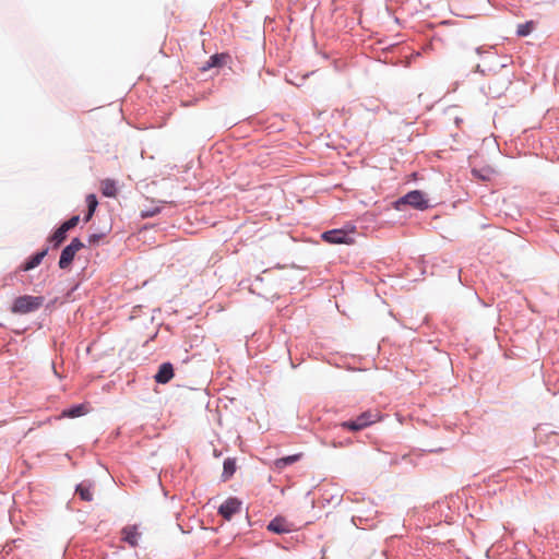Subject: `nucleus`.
I'll list each match as a JSON object with an SVG mask.
<instances>
[{"mask_svg":"<svg viewBox=\"0 0 559 559\" xmlns=\"http://www.w3.org/2000/svg\"><path fill=\"white\" fill-rule=\"evenodd\" d=\"M43 296L24 295L14 299L11 312L14 314H26L38 310L44 305Z\"/></svg>","mask_w":559,"mask_h":559,"instance_id":"f257e3e1","label":"nucleus"},{"mask_svg":"<svg viewBox=\"0 0 559 559\" xmlns=\"http://www.w3.org/2000/svg\"><path fill=\"white\" fill-rule=\"evenodd\" d=\"M380 413L377 411H366L355 419L341 423V427L352 431H359L380 420Z\"/></svg>","mask_w":559,"mask_h":559,"instance_id":"f03ea898","label":"nucleus"},{"mask_svg":"<svg viewBox=\"0 0 559 559\" xmlns=\"http://www.w3.org/2000/svg\"><path fill=\"white\" fill-rule=\"evenodd\" d=\"M83 247L84 245L79 238H73L70 245H68L61 251V255L59 259V267L62 270L68 269L71 265L76 252L80 251Z\"/></svg>","mask_w":559,"mask_h":559,"instance_id":"7ed1b4c3","label":"nucleus"},{"mask_svg":"<svg viewBox=\"0 0 559 559\" xmlns=\"http://www.w3.org/2000/svg\"><path fill=\"white\" fill-rule=\"evenodd\" d=\"M404 204H408L415 209L425 210L428 207V201L424 193L419 190H414L405 194L401 201Z\"/></svg>","mask_w":559,"mask_h":559,"instance_id":"20e7f679","label":"nucleus"},{"mask_svg":"<svg viewBox=\"0 0 559 559\" xmlns=\"http://www.w3.org/2000/svg\"><path fill=\"white\" fill-rule=\"evenodd\" d=\"M241 509V501L235 497H230L225 500L219 509L218 513L227 521H229L236 513Z\"/></svg>","mask_w":559,"mask_h":559,"instance_id":"39448f33","label":"nucleus"},{"mask_svg":"<svg viewBox=\"0 0 559 559\" xmlns=\"http://www.w3.org/2000/svg\"><path fill=\"white\" fill-rule=\"evenodd\" d=\"M323 240L330 243L338 245V243H350L353 240L349 235L343 229H333L328 230L322 234Z\"/></svg>","mask_w":559,"mask_h":559,"instance_id":"423d86ee","label":"nucleus"},{"mask_svg":"<svg viewBox=\"0 0 559 559\" xmlns=\"http://www.w3.org/2000/svg\"><path fill=\"white\" fill-rule=\"evenodd\" d=\"M174 378V368L170 362H164L159 366L157 373L154 379L157 383H168Z\"/></svg>","mask_w":559,"mask_h":559,"instance_id":"0eeeda50","label":"nucleus"},{"mask_svg":"<svg viewBox=\"0 0 559 559\" xmlns=\"http://www.w3.org/2000/svg\"><path fill=\"white\" fill-rule=\"evenodd\" d=\"M47 252H48V249H43L41 251L35 253L24 264H22L20 266V270L27 272V271L35 269L36 266H38L41 263V261L46 257Z\"/></svg>","mask_w":559,"mask_h":559,"instance_id":"6e6552de","label":"nucleus"},{"mask_svg":"<svg viewBox=\"0 0 559 559\" xmlns=\"http://www.w3.org/2000/svg\"><path fill=\"white\" fill-rule=\"evenodd\" d=\"M267 530L276 534L288 533L290 524L283 518H275L269 523Z\"/></svg>","mask_w":559,"mask_h":559,"instance_id":"1a4fd4ad","label":"nucleus"},{"mask_svg":"<svg viewBox=\"0 0 559 559\" xmlns=\"http://www.w3.org/2000/svg\"><path fill=\"white\" fill-rule=\"evenodd\" d=\"M122 540L127 542L132 547L138 545V538L140 534L138 533V528L135 525H129L122 528L121 531Z\"/></svg>","mask_w":559,"mask_h":559,"instance_id":"9d476101","label":"nucleus"},{"mask_svg":"<svg viewBox=\"0 0 559 559\" xmlns=\"http://www.w3.org/2000/svg\"><path fill=\"white\" fill-rule=\"evenodd\" d=\"M301 456H302V454L298 453V454H293V455H288V456H285V457L277 459L273 463L274 468L281 472L286 466L292 465V464L298 462L301 459Z\"/></svg>","mask_w":559,"mask_h":559,"instance_id":"9b49d317","label":"nucleus"},{"mask_svg":"<svg viewBox=\"0 0 559 559\" xmlns=\"http://www.w3.org/2000/svg\"><path fill=\"white\" fill-rule=\"evenodd\" d=\"M100 191L107 198H115L117 195L116 181L112 179H104L100 182Z\"/></svg>","mask_w":559,"mask_h":559,"instance_id":"f8f14e48","label":"nucleus"},{"mask_svg":"<svg viewBox=\"0 0 559 559\" xmlns=\"http://www.w3.org/2000/svg\"><path fill=\"white\" fill-rule=\"evenodd\" d=\"M67 230L60 226L50 237L49 241L53 243V247H59L67 238Z\"/></svg>","mask_w":559,"mask_h":559,"instance_id":"ddd939ff","label":"nucleus"},{"mask_svg":"<svg viewBox=\"0 0 559 559\" xmlns=\"http://www.w3.org/2000/svg\"><path fill=\"white\" fill-rule=\"evenodd\" d=\"M472 174L474 177L483 180V181H489L495 175V170L490 167H486L483 169H473Z\"/></svg>","mask_w":559,"mask_h":559,"instance_id":"4468645a","label":"nucleus"},{"mask_svg":"<svg viewBox=\"0 0 559 559\" xmlns=\"http://www.w3.org/2000/svg\"><path fill=\"white\" fill-rule=\"evenodd\" d=\"M76 493L84 501H92L93 500V492H92L91 486H86L84 484H80L76 487Z\"/></svg>","mask_w":559,"mask_h":559,"instance_id":"2eb2a0df","label":"nucleus"},{"mask_svg":"<svg viewBox=\"0 0 559 559\" xmlns=\"http://www.w3.org/2000/svg\"><path fill=\"white\" fill-rule=\"evenodd\" d=\"M86 413V407L85 405L83 404H80V405H76V406H73L67 411L63 412V415L67 416V417H71V418H74V417H79V416H82Z\"/></svg>","mask_w":559,"mask_h":559,"instance_id":"dca6fc26","label":"nucleus"},{"mask_svg":"<svg viewBox=\"0 0 559 559\" xmlns=\"http://www.w3.org/2000/svg\"><path fill=\"white\" fill-rule=\"evenodd\" d=\"M236 471V462L235 460L233 459H226L224 461V471H223V475L226 477V478H229L234 475Z\"/></svg>","mask_w":559,"mask_h":559,"instance_id":"f3484780","label":"nucleus"},{"mask_svg":"<svg viewBox=\"0 0 559 559\" xmlns=\"http://www.w3.org/2000/svg\"><path fill=\"white\" fill-rule=\"evenodd\" d=\"M533 28H534V23L532 21L526 22V23L520 24L518 26L516 34L521 37H524V36H527L528 34H531Z\"/></svg>","mask_w":559,"mask_h":559,"instance_id":"a211bd4d","label":"nucleus"},{"mask_svg":"<svg viewBox=\"0 0 559 559\" xmlns=\"http://www.w3.org/2000/svg\"><path fill=\"white\" fill-rule=\"evenodd\" d=\"M86 203H87V211H90V215H94L95 210L98 205L95 194H88L86 197Z\"/></svg>","mask_w":559,"mask_h":559,"instance_id":"6ab92c4d","label":"nucleus"},{"mask_svg":"<svg viewBox=\"0 0 559 559\" xmlns=\"http://www.w3.org/2000/svg\"><path fill=\"white\" fill-rule=\"evenodd\" d=\"M80 222V217L78 215H74L72 216L70 219H68L67 222L62 223L61 226L67 230H71L72 228H74Z\"/></svg>","mask_w":559,"mask_h":559,"instance_id":"aec40b11","label":"nucleus"},{"mask_svg":"<svg viewBox=\"0 0 559 559\" xmlns=\"http://www.w3.org/2000/svg\"><path fill=\"white\" fill-rule=\"evenodd\" d=\"M225 55H213L209 60V67H217L224 63Z\"/></svg>","mask_w":559,"mask_h":559,"instance_id":"412c9836","label":"nucleus"},{"mask_svg":"<svg viewBox=\"0 0 559 559\" xmlns=\"http://www.w3.org/2000/svg\"><path fill=\"white\" fill-rule=\"evenodd\" d=\"M100 237H102L100 235H96V234L91 235L88 238V243L90 245L97 243L99 241Z\"/></svg>","mask_w":559,"mask_h":559,"instance_id":"4be33fe9","label":"nucleus"},{"mask_svg":"<svg viewBox=\"0 0 559 559\" xmlns=\"http://www.w3.org/2000/svg\"><path fill=\"white\" fill-rule=\"evenodd\" d=\"M92 217H93V215H90V211H87V214H86V216L84 217V221H85V222H88Z\"/></svg>","mask_w":559,"mask_h":559,"instance_id":"5701e85b","label":"nucleus"}]
</instances>
